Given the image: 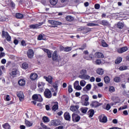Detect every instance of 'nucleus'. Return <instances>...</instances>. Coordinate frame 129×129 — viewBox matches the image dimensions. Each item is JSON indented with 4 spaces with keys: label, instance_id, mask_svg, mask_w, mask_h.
<instances>
[{
    "label": "nucleus",
    "instance_id": "f257e3e1",
    "mask_svg": "<svg viewBox=\"0 0 129 129\" xmlns=\"http://www.w3.org/2000/svg\"><path fill=\"white\" fill-rule=\"evenodd\" d=\"M1 36L3 39H6L7 42H11L12 41V37H11L8 32L2 30Z\"/></svg>",
    "mask_w": 129,
    "mask_h": 129
},
{
    "label": "nucleus",
    "instance_id": "f03ea898",
    "mask_svg": "<svg viewBox=\"0 0 129 129\" xmlns=\"http://www.w3.org/2000/svg\"><path fill=\"white\" fill-rule=\"evenodd\" d=\"M48 24H50V25H52V26H50L51 28H57L58 26L63 25V23H62V22L55 20H48Z\"/></svg>",
    "mask_w": 129,
    "mask_h": 129
},
{
    "label": "nucleus",
    "instance_id": "7ed1b4c3",
    "mask_svg": "<svg viewBox=\"0 0 129 129\" xmlns=\"http://www.w3.org/2000/svg\"><path fill=\"white\" fill-rule=\"evenodd\" d=\"M52 86L53 88L55 89L54 91V89H51L52 92H54L52 94L53 96H56L57 95V93L58 92V84L55 82L52 84Z\"/></svg>",
    "mask_w": 129,
    "mask_h": 129
},
{
    "label": "nucleus",
    "instance_id": "20e7f679",
    "mask_svg": "<svg viewBox=\"0 0 129 129\" xmlns=\"http://www.w3.org/2000/svg\"><path fill=\"white\" fill-rule=\"evenodd\" d=\"M52 59L54 62H59V55H58L57 51H54L52 54Z\"/></svg>",
    "mask_w": 129,
    "mask_h": 129
},
{
    "label": "nucleus",
    "instance_id": "39448f33",
    "mask_svg": "<svg viewBox=\"0 0 129 129\" xmlns=\"http://www.w3.org/2000/svg\"><path fill=\"white\" fill-rule=\"evenodd\" d=\"M81 99H84L85 102L83 104V105L84 106H88L89 105V102H88V100H89V97L86 95H84L81 97Z\"/></svg>",
    "mask_w": 129,
    "mask_h": 129
},
{
    "label": "nucleus",
    "instance_id": "423d86ee",
    "mask_svg": "<svg viewBox=\"0 0 129 129\" xmlns=\"http://www.w3.org/2000/svg\"><path fill=\"white\" fill-rule=\"evenodd\" d=\"M70 110L71 111H73V112H76V113H79L80 112L79 111V105H72L70 106Z\"/></svg>",
    "mask_w": 129,
    "mask_h": 129
},
{
    "label": "nucleus",
    "instance_id": "0eeeda50",
    "mask_svg": "<svg viewBox=\"0 0 129 129\" xmlns=\"http://www.w3.org/2000/svg\"><path fill=\"white\" fill-rule=\"evenodd\" d=\"M44 96L46 98H51L52 97V92L49 89H45L44 92Z\"/></svg>",
    "mask_w": 129,
    "mask_h": 129
},
{
    "label": "nucleus",
    "instance_id": "6e6552de",
    "mask_svg": "<svg viewBox=\"0 0 129 129\" xmlns=\"http://www.w3.org/2000/svg\"><path fill=\"white\" fill-rule=\"evenodd\" d=\"M18 72H19L18 69H13L12 72L9 73L11 78H15V77H17V75H18Z\"/></svg>",
    "mask_w": 129,
    "mask_h": 129
},
{
    "label": "nucleus",
    "instance_id": "1a4fd4ad",
    "mask_svg": "<svg viewBox=\"0 0 129 129\" xmlns=\"http://www.w3.org/2000/svg\"><path fill=\"white\" fill-rule=\"evenodd\" d=\"M34 54H35L34 50L31 48L29 49L27 52V57L29 59H32L34 57Z\"/></svg>",
    "mask_w": 129,
    "mask_h": 129
},
{
    "label": "nucleus",
    "instance_id": "9d476101",
    "mask_svg": "<svg viewBox=\"0 0 129 129\" xmlns=\"http://www.w3.org/2000/svg\"><path fill=\"white\" fill-rule=\"evenodd\" d=\"M59 104L58 102H52V108L51 109L52 111H57L59 109Z\"/></svg>",
    "mask_w": 129,
    "mask_h": 129
},
{
    "label": "nucleus",
    "instance_id": "9b49d317",
    "mask_svg": "<svg viewBox=\"0 0 129 129\" xmlns=\"http://www.w3.org/2000/svg\"><path fill=\"white\" fill-rule=\"evenodd\" d=\"M80 116L78 115V114H75V113H73L72 114V119L73 121H75L76 122H78L80 120Z\"/></svg>",
    "mask_w": 129,
    "mask_h": 129
},
{
    "label": "nucleus",
    "instance_id": "f8f14e48",
    "mask_svg": "<svg viewBox=\"0 0 129 129\" xmlns=\"http://www.w3.org/2000/svg\"><path fill=\"white\" fill-rule=\"evenodd\" d=\"M101 105H102V104L98 102L97 101H92L90 104V106L92 107H94L95 108H96V107H98Z\"/></svg>",
    "mask_w": 129,
    "mask_h": 129
},
{
    "label": "nucleus",
    "instance_id": "ddd939ff",
    "mask_svg": "<svg viewBox=\"0 0 129 129\" xmlns=\"http://www.w3.org/2000/svg\"><path fill=\"white\" fill-rule=\"evenodd\" d=\"M50 124L53 126H57V125H60L61 124V121L59 119L52 120L50 122Z\"/></svg>",
    "mask_w": 129,
    "mask_h": 129
},
{
    "label": "nucleus",
    "instance_id": "4468645a",
    "mask_svg": "<svg viewBox=\"0 0 129 129\" xmlns=\"http://www.w3.org/2000/svg\"><path fill=\"white\" fill-rule=\"evenodd\" d=\"M127 50H128V48L127 47V46H125L118 49L117 52L119 54H122V53H124V52H126Z\"/></svg>",
    "mask_w": 129,
    "mask_h": 129
},
{
    "label": "nucleus",
    "instance_id": "2eb2a0df",
    "mask_svg": "<svg viewBox=\"0 0 129 129\" xmlns=\"http://www.w3.org/2000/svg\"><path fill=\"white\" fill-rule=\"evenodd\" d=\"M98 24L100 25H102V26H104V27L109 26V22L106 20H103L98 22Z\"/></svg>",
    "mask_w": 129,
    "mask_h": 129
},
{
    "label": "nucleus",
    "instance_id": "dca6fc26",
    "mask_svg": "<svg viewBox=\"0 0 129 129\" xmlns=\"http://www.w3.org/2000/svg\"><path fill=\"white\" fill-rule=\"evenodd\" d=\"M17 97H19V100L20 101H23V100H24V93H23V92L22 91L18 92L17 93Z\"/></svg>",
    "mask_w": 129,
    "mask_h": 129
},
{
    "label": "nucleus",
    "instance_id": "f3484780",
    "mask_svg": "<svg viewBox=\"0 0 129 129\" xmlns=\"http://www.w3.org/2000/svg\"><path fill=\"white\" fill-rule=\"evenodd\" d=\"M89 32H91V29L88 27H84L81 29V33L85 35L87 34V33H89Z\"/></svg>",
    "mask_w": 129,
    "mask_h": 129
},
{
    "label": "nucleus",
    "instance_id": "a211bd4d",
    "mask_svg": "<svg viewBox=\"0 0 129 129\" xmlns=\"http://www.w3.org/2000/svg\"><path fill=\"white\" fill-rule=\"evenodd\" d=\"M79 84V82L78 81H76L74 83V88H75V89H76V90H81V89H82V87L78 85Z\"/></svg>",
    "mask_w": 129,
    "mask_h": 129
},
{
    "label": "nucleus",
    "instance_id": "6ab92c4d",
    "mask_svg": "<svg viewBox=\"0 0 129 129\" xmlns=\"http://www.w3.org/2000/svg\"><path fill=\"white\" fill-rule=\"evenodd\" d=\"M43 78L45 79L46 81L48 82L49 84H52L53 83V77L51 76H48V77L44 76Z\"/></svg>",
    "mask_w": 129,
    "mask_h": 129
},
{
    "label": "nucleus",
    "instance_id": "aec40b11",
    "mask_svg": "<svg viewBox=\"0 0 129 129\" xmlns=\"http://www.w3.org/2000/svg\"><path fill=\"white\" fill-rule=\"evenodd\" d=\"M94 55H93V54H90L88 56H84V59H86V60H88L89 61H91V60H94Z\"/></svg>",
    "mask_w": 129,
    "mask_h": 129
},
{
    "label": "nucleus",
    "instance_id": "412c9836",
    "mask_svg": "<svg viewBox=\"0 0 129 129\" xmlns=\"http://www.w3.org/2000/svg\"><path fill=\"white\" fill-rule=\"evenodd\" d=\"M65 20L69 23H72V22L74 21V17L70 15H68L65 17Z\"/></svg>",
    "mask_w": 129,
    "mask_h": 129
},
{
    "label": "nucleus",
    "instance_id": "4be33fe9",
    "mask_svg": "<svg viewBox=\"0 0 129 129\" xmlns=\"http://www.w3.org/2000/svg\"><path fill=\"white\" fill-rule=\"evenodd\" d=\"M100 122H103L105 123L107 122V117L104 116L103 117L102 116H100L99 117Z\"/></svg>",
    "mask_w": 129,
    "mask_h": 129
},
{
    "label": "nucleus",
    "instance_id": "5701e85b",
    "mask_svg": "<svg viewBox=\"0 0 129 129\" xmlns=\"http://www.w3.org/2000/svg\"><path fill=\"white\" fill-rule=\"evenodd\" d=\"M95 58H99L101 59L104 58V55H103V53L100 52H97L95 53Z\"/></svg>",
    "mask_w": 129,
    "mask_h": 129
},
{
    "label": "nucleus",
    "instance_id": "b1692460",
    "mask_svg": "<svg viewBox=\"0 0 129 129\" xmlns=\"http://www.w3.org/2000/svg\"><path fill=\"white\" fill-rule=\"evenodd\" d=\"M43 51L47 53L48 58H52V52L47 48H42Z\"/></svg>",
    "mask_w": 129,
    "mask_h": 129
},
{
    "label": "nucleus",
    "instance_id": "393cba45",
    "mask_svg": "<svg viewBox=\"0 0 129 129\" xmlns=\"http://www.w3.org/2000/svg\"><path fill=\"white\" fill-rule=\"evenodd\" d=\"M9 3H10V6L13 9V10H14V9H16V4L13 2L12 0H8L6 1V3L8 5Z\"/></svg>",
    "mask_w": 129,
    "mask_h": 129
},
{
    "label": "nucleus",
    "instance_id": "a878e982",
    "mask_svg": "<svg viewBox=\"0 0 129 129\" xmlns=\"http://www.w3.org/2000/svg\"><path fill=\"white\" fill-rule=\"evenodd\" d=\"M79 78H81V79H84V80H88L89 78H90V76L88 75H81L79 76Z\"/></svg>",
    "mask_w": 129,
    "mask_h": 129
},
{
    "label": "nucleus",
    "instance_id": "bb28decb",
    "mask_svg": "<svg viewBox=\"0 0 129 129\" xmlns=\"http://www.w3.org/2000/svg\"><path fill=\"white\" fill-rule=\"evenodd\" d=\"M64 118L66 120H68L70 121V118H71V116H70V114L69 112H66L63 115Z\"/></svg>",
    "mask_w": 129,
    "mask_h": 129
},
{
    "label": "nucleus",
    "instance_id": "cd10ccee",
    "mask_svg": "<svg viewBox=\"0 0 129 129\" xmlns=\"http://www.w3.org/2000/svg\"><path fill=\"white\" fill-rule=\"evenodd\" d=\"M30 78L31 80L34 81L38 78V75L36 73H32L30 75Z\"/></svg>",
    "mask_w": 129,
    "mask_h": 129
},
{
    "label": "nucleus",
    "instance_id": "c85d7f7f",
    "mask_svg": "<svg viewBox=\"0 0 129 129\" xmlns=\"http://www.w3.org/2000/svg\"><path fill=\"white\" fill-rule=\"evenodd\" d=\"M19 86H25L26 85V81L24 79H20L18 81Z\"/></svg>",
    "mask_w": 129,
    "mask_h": 129
},
{
    "label": "nucleus",
    "instance_id": "c756f323",
    "mask_svg": "<svg viewBox=\"0 0 129 129\" xmlns=\"http://www.w3.org/2000/svg\"><path fill=\"white\" fill-rule=\"evenodd\" d=\"M104 81L105 84H108L110 82V78L108 76H106L104 77Z\"/></svg>",
    "mask_w": 129,
    "mask_h": 129
},
{
    "label": "nucleus",
    "instance_id": "7c9ffc66",
    "mask_svg": "<svg viewBox=\"0 0 129 129\" xmlns=\"http://www.w3.org/2000/svg\"><path fill=\"white\" fill-rule=\"evenodd\" d=\"M25 123L27 127H31V126L33 125V123L31 122V121L27 120L26 119H25Z\"/></svg>",
    "mask_w": 129,
    "mask_h": 129
},
{
    "label": "nucleus",
    "instance_id": "2f4dec72",
    "mask_svg": "<svg viewBox=\"0 0 129 129\" xmlns=\"http://www.w3.org/2000/svg\"><path fill=\"white\" fill-rule=\"evenodd\" d=\"M15 17L16 19H18L19 20H20L24 18V15L20 13H17L15 14Z\"/></svg>",
    "mask_w": 129,
    "mask_h": 129
},
{
    "label": "nucleus",
    "instance_id": "473e14b6",
    "mask_svg": "<svg viewBox=\"0 0 129 129\" xmlns=\"http://www.w3.org/2000/svg\"><path fill=\"white\" fill-rule=\"evenodd\" d=\"M91 89V84H89L84 87L83 90L84 91H89Z\"/></svg>",
    "mask_w": 129,
    "mask_h": 129
},
{
    "label": "nucleus",
    "instance_id": "72a5a7b5",
    "mask_svg": "<svg viewBox=\"0 0 129 129\" xmlns=\"http://www.w3.org/2000/svg\"><path fill=\"white\" fill-rule=\"evenodd\" d=\"M88 113L89 114V117H92L93 115H94V109H90L88 111Z\"/></svg>",
    "mask_w": 129,
    "mask_h": 129
},
{
    "label": "nucleus",
    "instance_id": "f704fd0d",
    "mask_svg": "<svg viewBox=\"0 0 129 129\" xmlns=\"http://www.w3.org/2000/svg\"><path fill=\"white\" fill-rule=\"evenodd\" d=\"M122 61V57L119 56L117 57V58L115 60V63L116 64H119Z\"/></svg>",
    "mask_w": 129,
    "mask_h": 129
},
{
    "label": "nucleus",
    "instance_id": "c9c22d12",
    "mask_svg": "<svg viewBox=\"0 0 129 129\" xmlns=\"http://www.w3.org/2000/svg\"><path fill=\"white\" fill-rule=\"evenodd\" d=\"M96 73H97V74H99V75H103V73H104V71L102 69H98L96 70Z\"/></svg>",
    "mask_w": 129,
    "mask_h": 129
},
{
    "label": "nucleus",
    "instance_id": "e433bc0d",
    "mask_svg": "<svg viewBox=\"0 0 129 129\" xmlns=\"http://www.w3.org/2000/svg\"><path fill=\"white\" fill-rule=\"evenodd\" d=\"M3 128L5 129H11V125L9 123H5L4 124L2 125Z\"/></svg>",
    "mask_w": 129,
    "mask_h": 129
},
{
    "label": "nucleus",
    "instance_id": "4c0bfd02",
    "mask_svg": "<svg viewBox=\"0 0 129 129\" xmlns=\"http://www.w3.org/2000/svg\"><path fill=\"white\" fill-rule=\"evenodd\" d=\"M39 27V24H31L29 26L30 29H38Z\"/></svg>",
    "mask_w": 129,
    "mask_h": 129
},
{
    "label": "nucleus",
    "instance_id": "58836bf2",
    "mask_svg": "<svg viewBox=\"0 0 129 129\" xmlns=\"http://www.w3.org/2000/svg\"><path fill=\"white\" fill-rule=\"evenodd\" d=\"M49 3L51 6H55V5H57V3H58V0H49Z\"/></svg>",
    "mask_w": 129,
    "mask_h": 129
},
{
    "label": "nucleus",
    "instance_id": "ea45409f",
    "mask_svg": "<svg viewBox=\"0 0 129 129\" xmlns=\"http://www.w3.org/2000/svg\"><path fill=\"white\" fill-rule=\"evenodd\" d=\"M37 40H38V41H42V40L45 41V40H46V38H44L43 35L39 34L37 37Z\"/></svg>",
    "mask_w": 129,
    "mask_h": 129
},
{
    "label": "nucleus",
    "instance_id": "a19ab883",
    "mask_svg": "<svg viewBox=\"0 0 129 129\" xmlns=\"http://www.w3.org/2000/svg\"><path fill=\"white\" fill-rule=\"evenodd\" d=\"M117 27L118 29H123V27H124V25H123V24H122V23H118L117 24Z\"/></svg>",
    "mask_w": 129,
    "mask_h": 129
},
{
    "label": "nucleus",
    "instance_id": "79ce46f5",
    "mask_svg": "<svg viewBox=\"0 0 129 129\" xmlns=\"http://www.w3.org/2000/svg\"><path fill=\"white\" fill-rule=\"evenodd\" d=\"M42 120L43 122H49L50 121V119L47 116H43L42 118Z\"/></svg>",
    "mask_w": 129,
    "mask_h": 129
},
{
    "label": "nucleus",
    "instance_id": "37998d69",
    "mask_svg": "<svg viewBox=\"0 0 129 129\" xmlns=\"http://www.w3.org/2000/svg\"><path fill=\"white\" fill-rule=\"evenodd\" d=\"M4 99L5 101H10L11 100V97H10V95H7L4 96Z\"/></svg>",
    "mask_w": 129,
    "mask_h": 129
},
{
    "label": "nucleus",
    "instance_id": "c03bdc74",
    "mask_svg": "<svg viewBox=\"0 0 129 129\" xmlns=\"http://www.w3.org/2000/svg\"><path fill=\"white\" fill-rule=\"evenodd\" d=\"M101 45L102 46V47H108V44H107V43H106V42H105V41L104 40H101Z\"/></svg>",
    "mask_w": 129,
    "mask_h": 129
},
{
    "label": "nucleus",
    "instance_id": "a18cd8bd",
    "mask_svg": "<svg viewBox=\"0 0 129 129\" xmlns=\"http://www.w3.org/2000/svg\"><path fill=\"white\" fill-rule=\"evenodd\" d=\"M114 82H116V83H118V82H120L121 79L119 77H116L113 79Z\"/></svg>",
    "mask_w": 129,
    "mask_h": 129
},
{
    "label": "nucleus",
    "instance_id": "49530a36",
    "mask_svg": "<svg viewBox=\"0 0 129 129\" xmlns=\"http://www.w3.org/2000/svg\"><path fill=\"white\" fill-rule=\"evenodd\" d=\"M37 86L39 88L44 87V86H45V83L44 82H38Z\"/></svg>",
    "mask_w": 129,
    "mask_h": 129
},
{
    "label": "nucleus",
    "instance_id": "de8ad7c7",
    "mask_svg": "<svg viewBox=\"0 0 129 129\" xmlns=\"http://www.w3.org/2000/svg\"><path fill=\"white\" fill-rule=\"evenodd\" d=\"M126 69H127V67L125 66H121L119 68L120 71H123V70H126Z\"/></svg>",
    "mask_w": 129,
    "mask_h": 129
},
{
    "label": "nucleus",
    "instance_id": "09e8293b",
    "mask_svg": "<svg viewBox=\"0 0 129 129\" xmlns=\"http://www.w3.org/2000/svg\"><path fill=\"white\" fill-rule=\"evenodd\" d=\"M29 67V64L27 62H24L22 64V68L23 69H28V68Z\"/></svg>",
    "mask_w": 129,
    "mask_h": 129
},
{
    "label": "nucleus",
    "instance_id": "8fccbe9b",
    "mask_svg": "<svg viewBox=\"0 0 129 129\" xmlns=\"http://www.w3.org/2000/svg\"><path fill=\"white\" fill-rule=\"evenodd\" d=\"M88 110V108L87 107L81 108V111H82V113H86Z\"/></svg>",
    "mask_w": 129,
    "mask_h": 129
},
{
    "label": "nucleus",
    "instance_id": "3c124183",
    "mask_svg": "<svg viewBox=\"0 0 129 129\" xmlns=\"http://www.w3.org/2000/svg\"><path fill=\"white\" fill-rule=\"evenodd\" d=\"M87 26L88 27H95L96 26H98V24L92 23H89L87 24Z\"/></svg>",
    "mask_w": 129,
    "mask_h": 129
},
{
    "label": "nucleus",
    "instance_id": "603ef678",
    "mask_svg": "<svg viewBox=\"0 0 129 129\" xmlns=\"http://www.w3.org/2000/svg\"><path fill=\"white\" fill-rule=\"evenodd\" d=\"M109 91L110 92H114L115 91V89L114 88V87L113 86H110L109 87Z\"/></svg>",
    "mask_w": 129,
    "mask_h": 129
},
{
    "label": "nucleus",
    "instance_id": "864d4df0",
    "mask_svg": "<svg viewBox=\"0 0 129 129\" xmlns=\"http://www.w3.org/2000/svg\"><path fill=\"white\" fill-rule=\"evenodd\" d=\"M80 84L81 86H82V87H84L85 86V85L86 84V82L84 80H82L80 82Z\"/></svg>",
    "mask_w": 129,
    "mask_h": 129
},
{
    "label": "nucleus",
    "instance_id": "5fc2aeb1",
    "mask_svg": "<svg viewBox=\"0 0 129 129\" xmlns=\"http://www.w3.org/2000/svg\"><path fill=\"white\" fill-rule=\"evenodd\" d=\"M72 50V48L69 46H67L64 48V52H70Z\"/></svg>",
    "mask_w": 129,
    "mask_h": 129
},
{
    "label": "nucleus",
    "instance_id": "6e6d98bb",
    "mask_svg": "<svg viewBox=\"0 0 129 129\" xmlns=\"http://www.w3.org/2000/svg\"><path fill=\"white\" fill-rule=\"evenodd\" d=\"M73 91V89H72V86L69 85L68 88L69 93H72Z\"/></svg>",
    "mask_w": 129,
    "mask_h": 129
},
{
    "label": "nucleus",
    "instance_id": "4d7b16f0",
    "mask_svg": "<svg viewBox=\"0 0 129 129\" xmlns=\"http://www.w3.org/2000/svg\"><path fill=\"white\" fill-rule=\"evenodd\" d=\"M86 48V44L84 43L82 45L81 47L79 48V50H84Z\"/></svg>",
    "mask_w": 129,
    "mask_h": 129
},
{
    "label": "nucleus",
    "instance_id": "13d9d810",
    "mask_svg": "<svg viewBox=\"0 0 129 129\" xmlns=\"http://www.w3.org/2000/svg\"><path fill=\"white\" fill-rule=\"evenodd\" d=\"M94 8L96 10H99L100 9V5L99 4H96L94 5Z\"/></svg>",
    "mask_w": 129,
    "mask_h": 129
},
{
    "label": "nucleus",
    "instance_id": "bf43d9fd",
    "mask_svg": "<svg viewBox=\"0 0 129 129\" xmlns=\"http://www.w3.org/2000/svg\"><path fill=\"white\" fill-rule=\"evenodd\" d=\"M39 96L37 95L34 94L32 96L33 100H37Z\"/></svg>",
    "mask_w": 129,
    "mask_h": 129
},
{
    "label": "nucleus",
    "instance_id": "052dcab7",
    "mask_svg": "<svg viewBox=\"0 0 129 129\" xmlns=\"http://www.w3.org/2000/svg\"><path fill=\"white\" fill-rule=\"evenodd\" d=\"M39 96H40V97L39 98V97H38V99L36 100L39 102H42V101H43V98L41 97V95H39Z\"/></svg>",
    "mask_w": 129,
    "mask_h": 129
},
{
    "label": "nucleus",
    "instance_id": "680f3d73",
    "mask_svg": "<svg viewBox=\"0 0 129 129\" xmlns=\"http://www.w3.org/2000/svg\"><path fill=\"white\" fill-rule=\"evenodd\" d=\"M6 56V53L5 52H0V59Z\"/></svg>",
    "mask_w": 129,
    "mask_h": 129
},
{
    "label": "nucleus",
    "instance_id": "e2e57ef3",
    "mask_svg": "<svg viewBox=\"0 0 129 129\" xmlns=\"http://www.w3.org/2000/svg\"><path fill=\"white\" fill-rule=\"evenodd\" d=\"M81 73L82 75L86 74L87 73V71H86V70H82L81 71Z\"/></svg>",
    "mask_w": 129,
    "mask_h": 129
},
{
    "label": "nucleus",
    "instance_id": "0e129e2a",
    "mask_svg": "<svg viewBox=\"0 0 129 129\" xmlns=\"http://www.w3.org/2000/svg\"><path fill=\"white\" fill-rule=\"evenodd\" d=\"M111 108V107L110 106V105L109 104H107L106 106V110H109Z\"/></svg>",
    "mask_w": 129,
    "mask_h": 129
},
{
    "label": "nucleus",
    "instance_id": "69168bd1",
    "mask_svg": "<svg viewBox=\"0 0 129 129\" xmlns=\"http://www.w3.org/2000/svg\"><path fill=\"white\" fill-rule=\"evenodd\" d=\"M101 63V60H100V59H97L96 60V64L97 65H100Z\"/></svg>",
    "mask_w": 129,
    "mask_h": 129
},
{
    "label": "nucleus",
    "instance_id": "338daca9",
    "mask_svg": "<svg viewBox=\"0 0 129 129\" xmlns=\"http://www.w3.org/2000/svg\"><path fill=\"white\" fill-rule=\"evenodd\" d=\"M21 45L22 46H27V44L26 43V41L24 40L21 41Z\"/></svg>",
    "mask_w": 129,
    "mask_h": 129
},
{
    "label": "nucleus",
    "instance_id": "774afa93",
    "mask_svg": "<svg viewBox=\"0 0 129 129\" xmlns=\"http://www.w3.org/2000/svg\"><path fill=\"white\" fill-rule=\"evenodd\" d=\"M12 66V61H8L6 64V67H10V66Z\"/></svg>",
    "mask_w": 129,
    "mask_h": 129
}]
</instances>
